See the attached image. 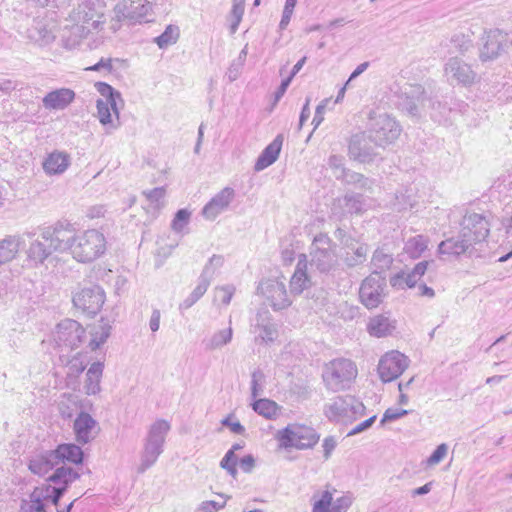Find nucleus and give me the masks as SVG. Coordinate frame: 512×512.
<instances>
[{
    "instance_id": "nucleus-1",
    "label": "nucleus",
    "mask_w": 512,
    "mask_h": 512,
    "mask_svg": "<svg viewBox=\"0 0 512 512\" xmlns=\"http://www.w3.org/2000/svg\"><path fill=\"white\" fill-rule=\"evenodd\" d=\"M102 0H82L65 20L60 37L64 48L75 49L93 31H100L106 22Z\"/></svg>"
},
{
    "instance_id": "nucleus-2",
    "label": "nucleus",
    "mask_w": 512,
    "mask_h": 512,
    "mask_svg": "<svg viewBox=\"0 0 512 512\" xmlns=\"http://www.w3.org/2000/svg\"><path fill=\"white\" fill-rule=\"evenodd\" d=\"M61 237L54 239L59 252H68L79 263H92L103 256L107 250L105 235L98 229L90 228L71 234L62 230Z\"/></svg>"
},
{
    "instance_id": "nucleus-3",
    "label": "nucleus",
    "mask_w": 512,
    "mask_h": 512,
    "mask_svg": "<svg viewBox=\"0 0 512 512\" xmlns=\"http://www.w3.org/2000/svg\"><path fill=\"white\" fill-rule=\"evenodd\" d=\"M170 430L171 423L165 419H156L149 425L143 439V449L137 467L138 473H144L157 462L164 451V445Z\"/></svg>"
},
{
    "instance_id": "nucleus-4",
    "label": "nucleus",
    "mask_w": 512,
    "mask_h": 512,
    "mask_svg": "<svg viewBox=\"0 0 512 512\" xmlns=\"http://www.w3.org/2000/svg\"><path fill=\"white\" fill-rule=\"evenodd\" d=\"M95 87L102 96L96 101V117L104 127L105 132L111 134L121 125L119 104L123 105V99L120 92L107 83L97 82Z\"/></svg>"
},
{
    "instance_id": "nucleus-5",
    "label": "nucleus",
    "mask_w": 512,
    "mask_h": 512,
    "mask_svg": "<svg viewBox=\"0 0 512 512\" xmlns=\"http://www.w3.org/2000/svg\"><path fill=\"white\" fill-rule=\"evenodd\" d=\"M152 5L147 0H122L115 5L111 17V29L115 32L123 21L129 23L148 22Z\"/></svg>"
},
{
    "instance_id": "nucleus-6",
    "label": "nucleus",
    "mask_w": 512,
    "mask_h": 512,
    "mask_svg": "<svg viewBox=\"0 0 512 512\" xmlns=\"http://www.w3.org/2000/svg\"><path fill=\"white\" fill-rule=\"evenodd\" d=\"M85 334L84 328L75 320L64 319L51 332L50 341L59 349L60 357L79 347Z\"/></svg>"
},
{
    "instance_id": "nucleus-7",
    "label": "nucleus",
    "mask_w": 512,
    "mask_h": 512,
    "mask_svg": "<svg viewBox=\"0 0 512 512\" xmlns=\"http://www.w3.org/2000/svg\"><path fill=\"white\" fill-rule=\"evenodd\" d=\"M60 499L61 491L53 489L49 483H43L21 500L18 512H47L48 507L56 506Z\"/></svg>"
},
{
    "instance_id": "nucleus-8",
    "label": "nucleus",
    "mask_w": 512,
    "mask_h": 512,
    "mask_svg": "<svg viewBox=\"0 0 512 512\" xmlns=\"http://www.w3.org/2000/svg\"><path fill=\"white\" fill-rule=\"evenodd\" d=\"M59 235H62V229L57 227L44 228L39 237L30 243L26 251L28 260L35 265L43 264L53 252H59L54 244V239L57 236L60 237Z\"/></svg>"
},
{
    "instance_id": "nucleus-9",
    "label": "nucleus",
    "mask_w": 512,
    "mask_h": 512,
    "mask_svg": "<svg viewBox=\"0 0 512 512\" xmlns=\"http://www.w3.org/2000/svg\"><path fill=\"white\" fill-rule=\"evenodd\" d=\"M357 373V367L351 360L335 359L325 365L323 379L329 387L339 389L352 382Z\"/></svg>"
},
{
    "instance_id": "nucleus-10",
    "label": "nucleus",
    "mask_w": 512,
    "mask_h": 512,
    "mask_svg": "<svg viewBox=\"0 0 512 512\" xmlns=\"http://www.w3.org/2000/svg\"><path fill=\"white\" fill-rule=\"evenodd\" d=\"M459 234L471 245L479 244L488 238L490 223L482 214L467 212L460 223Z\"/></svg>"
},
{
    "instance_id": "nucleus-11",
    "label": "nucleus",
    "mask_w": 512,
    "mask_h": 512,
    "mask_svg": "<svg viewBox=\"0 0 512 512\" xmlns=\"http://www.w3.org/2000/svg\"><path fill=\"white\" fill-rule=\"evenodd\" d=\"M77 309L89 315H96L105 302V292L98 285H89L79 288L72 298Z\"/></svg>"
},
{
    "instance_id": "nucleus-12",
    "label": "nucleus",
    "mask_w": 512,
    "mask_h": 512,
    "mask_svg": "<svg viewBox=\"0 0 512 512\" xmlns=\"http://www.w3.org/2000/svg\"><path fill=\"white\" fill-rule=\"evenodd\" d=\"M407 357L398 351L385 353L378 364V374L383 382L397 379L407 368Z\"/></svg>"
},
{
    "instance_id": "nucleus-13",
    "label": "nucleus",
    "mask_w": 512,
    "mask_h": 512,
    "mask_svg": "<svg viewBox=\"0 0 512 512\" xmlns=\"http://www.w3.org/2000/svg\"><path fill=\"white\" fill-rule=\"evenodd\" d=\"M285 277L280 279H266L260 282L258 292L266 298L267 303L274 310H281L287 306V292Z\"/></svg>"
},
{
    "instance_id": "nucleus-14",
    "label": "nucleus",
    "mask_w": 512,
    "mask_h": 512,
    "mask_svg": "<svg viewBox=\"0 0 512 512\" xmlns=\"http://www.w3.org/2000/svg\"><path fill=\"white\" fill-rule=\"evenodd\" d=\"M385 279L375 273L364 279L359 290L361 303L368 309L377 308L382 302Z\"/></svg>"
},
{
    "instance_id": "nucleus-15",
    "label": "nucleus",
    "mask_w": 512,
    "mask_h": 512,
    "mask_svg": "<svg viewBox=\"0 0 512 512\" xmlns=\"http://www.w3.org/2000/svg\"><path fill=\"white\" fill-rule=\"evenodd\" d=\"M235 196L236 193L232 187H224L203 207V217L210 221L215 220L221 213L228 210L230 204L234 201Z\"/></svg>"
},
{
    "instance_id": "nucleus-16",
    "label": "nucleus",
    "mask_w": 512,
    "mask_h": 512,
    "mask_svg": "<svg viewBox=\"0 0 512 512\" xmlns=\"http://www.w3.org/2000/svg\"><path fill=\"white\" fill-rule=\"evenodd\" d=\"M335 489L325 490L317 495L312 512H346L351 505V499L348 496H342L333 501Z\"/></svg>"
},
{
    "instance_id": "nucleus-17",
    "label": "nucleus",
    "mask_w": 512,
    "mask_h": 512,
    "mask_svg": "<svg viewBox=\"0 0 512 512\" xmlns=\"http://www.w3.org/2000/svg\"><path fill=\"white\" fill-rule=\"evenodd\" d=\"M55 24L53 21L36 18L27 29V38L39 46H46L55 40Z\"/></svg>"
},
{
    "instance_id": "nucleus-18",
    "label": "nucleus",
    "mask_w": 512,
    "mask_h": 512,
    "mask_svg": "<svg viewBox=\"0 0 512 512\" xmlns=\"http://www.w3.org/2000/svg\"><path fill=\"white\" fill-rule=\"evenodd\" d=\"M59 465L54 450L35 452L29 457L28 469L37 476H45Z\"/></svg>"
},
{
    "instance_id": "nucleus-19",
    "label": "nucleus",
    "mask_w": 512,
    "mask_h": 512,
    "mask_svg": "<svg viewBox=\"0 0 512 512\" xmlns=\"http://www.w3.org/2000/svg\"><path fill=\"white\" fill-rule=\"evenodd\" d=\"M73 429L77 442L83 445L93 440L98 433L96 420L86 412L78 414L74 420Z\"/></svg>"
},
{
    "instance_id": "nucleus-20",
    "label": "nucleus",
    "mask_w": 512,
    "mask_h": 512,
    "mask_svg": "<svg viewBox=\"0 0 512 512\" xmlns=\"http://www.w3.org/2000/svg\"><path fill=\"white\" fill-rule=\"evenodd\" d=\"M429 261H421L417 263L410 272L401 271L390 279L393 288L403 290L416 286L420 278L426 273Z\"/></svg>"
},
{
    "instance_id": "nucleus-21",
    "label": "nucleus",
    "mask_w": 512,
    "mask_h": 512,
    "mask_svg": "<svg viewBox=\"0 0 512 512\" xmlns=\"http://www.w3.org/2000/svg\"><path fill=\"white\" fill-rule=\"evenodd\" d=\"M79 477L80 473L76 469L62 465L55 468L54 472L48 477L46 483L55 484L52 488L57 491H61L62 497L68 486L75 482Z\"/></svg>"
},
{
    "instance_id": "nucleus-22",
    "label": "nucleus",
    "mask_w": 512,
    "mask_h": 512,
    "mask_svg": "<svg viewBox=\"0 0 512 512\" xmlns=\"http://www.w3.org/2000/svg\"><path fill=\"white\" fill-rule=\"evenodd\" d=\"M318 440L319 436L311 427L295 425L290 430V447L308 449L313 447Z\"/></svg>"
},
{
    "instance_id": "nucleus-23",
    "label": "nucleus",
    "mask_w": 512,
    "mask_h": 512,
    "mask_svg": "<svg viewBox=\"0 0 512 512\" xmlns=\"http://www.w3.org/2000/svg\"><path fill=\"white\" fill-rule=\"evenodd\" d=\"M75 92L69 88H60L49 92L42 100L43 106L49 110H63L74 100Z\"/></svg>"
},
{
    "instance_id": "nucleus-24",
    "label": "nucleus",
    "mask_w": 512,
    "mask_h": 512,
    "mask_svg": "<svg viewBox=\"0 0 512 512\" xmlns=\"http://www.w3.org/2000/svg\"><path fill=\"white\" fill-rule=\"evenodd\" d=\"M283 135L279 134L276 138L261 152L257 158L254 170L260 172L271 166L279 157L283 145Z\"/></svg>"
},
{
    "instance_id": "nucleus-25",
    "label": "nucleus",
    "mask_w": 512,
    "mask_h": 512,
    "mask_svg": "<svg viewBox=\"0 0 512 512\" xmlns=\"http://www.w3.org/2000/svg\"><path fill=\"white\" fill-rule=\"evenodd\" d=\"M252 332L256 334V341L263 343L273 342L277 336L276 326L268 318V313H259L256 323L252 326Z\"/></svg>"
},
{
    "instance_id": "nucleus-26",
    "label": "nucleus",
    "mask_w": 512,
    "mask_h": 512,
    "mask_svg": "<svg viewBox=\"0 0 512 512\" xmlns=\"http://www.w3.org/2000/svg\"><path fill=\"white\" fill-rule=\"evenodd\" d=\"M70 165V157L67 153L54 151L43 162V169L48 175L63 174Z\"/></svg>"
},
{
    "instance_id": "nucleus-27",
    "label": "nucleus",
    "mask_w": 512,
    "mask_h": 512,
    "mask_svg": "<svg viewBox=\"0 0 512 512\" xmlns=\"http://www.w3.org/2000/svg\"><path fill=\"white\" fill-rule=\"evenodd\" d=\"M55 454L57 455L58 463H66L71 464H81L83 461V451L82 449L73 443H64L57 446L54 449Z\"/></svg>"
},
{
    "instance_id": "nucleus-28",
    "label": "nucleus",
    "mask_w": 512,
    "mask_h": 512,
    "mask_svg": "<svg viewBox=\"0 0 512 512\" xmlns=\"http://www.w3.org/2000/svg\"><path fill=\"white\" fill-rule=\"evenodd\" d=\"M104 363L97 361L91 364L86 372L84 390L87 395H96L101 391V378L103 375Z\"/></svg>"
},
{
    "instance_id": "nucleus-29",
    "label": "nucleus",
    "mask_w": 512,
    "mask_h": 512,
    "mask_svg": "<svg viewBox=\"0 0 512 512\" xmlns=\"http://www.w3.org/2000/svg\"><path fill=\"white\" fill-rule=\"evenodd\" d=\"M394 329V322L384 315H376L370 318L367 324L368 333L377 338L391 335Z\"/></svg>"
},
{
    "instance_id": "nucleus-30",
    "label": "nucleus",
    "mask_w": 512,
    "mask_h": 512,
    "mask_svg": "<svg viewBox=\"0 0 512 512\" xmlns=\"http://www.w3.org/2000/svg\"><path fill=\"white\" fill-rule=\"evenodd\" d=\"M142 195L146 198L147 206L145 210L156 217L159 211L165 206L166 189L164 187H157L151 190H144Z\"/></svg>"
},
{
    "instance_id": "nucleus-31",
    "label": "nucleus",
    "mask_w": 512,
    "mask_h": 512,
    "mask_svg": "<svg viewBox=\"0 0 512 512\" xmlns=\"http://www.w3.org/2000/svg\"><path fill=\"white\" fill-rule=\"evenodd\" d=\"M22 244L18 235H9L0 241V265L15 259Z\"/></svg>"
},
{
    "instance_id": "nucleus-32",
    "label": "nucleus",
    "mask_w": 512,
    "mask_h": 512,
    "mask_svg": "<svg viewBox=\"0 0 512 512\" xmlns=\"http://www.w3.org/2000/svg\"><path fill=\"white\" fill-rule=\"evenodd\" d=\"M252 408L256 413L269 420L277 419L282 414V408L276 402L266 398L254 401Z\"/></svg>"
},
{
    "instance_id": "nucleus-33",
    "label": "nucleus",
    "mask_w": 512,
    "mask_h": 512,
    "mask_svg": "<svg viewBox=\"0 0 512 512\" xmlns=\"http://www.w3.org/2000/svg\"><path fill=\"white\" fill-rule=\"evenodd\" d=\"M233 337V329L231 326L214 332L209 338L204 340L207 350H218L229 344Z\"/></svg>"
},
{
    "instance_id": "nucleus-34",
    "label": "nucleus",
    "mask_w": 512,
    "mask_h": 512,
    "mask_svg": "<svg viewBox=\"0 0 512 512\" xmlns=\"http://www.w3.org/2000/svg\"><path fill=\"white\" fill-rule=\"evenodd\" d=\"M472 246L468 241H465L464 238L454 239L449 238L442 241L438 246V252L443 255H461L464 254L468 248Z\"/></svg>"
},
{
    "instance_id": "nucleus-35",
    "label": "nucleus",
    "mask_w": 512,
    "mask_h": 512,
    "mask_svg": "<svg viewBox=\"0 0 512 512\" xmlns=\"http://www.w3.org/2000/svg\"><path fill=\"white\" fill-rule=\"evenodd\" d=\"M427 249L428 240L423 235H417L407 240L404 253L411 259H418Z\"/></svg>"
},
{
    "instance_id": "nucleus-36",
    "label": "nucleus",
    "mask_w": 512,
    "mask_h": 512,
    "mask_svg": "<svg viewBox=\"0 0 512 512\" xmlns=\"http://www.w3.org/2000/svg\"><path fill=\"white\" fill-rule=\"evenodd\" d=\"M292 290L296 293H301L309 285V278L307 276V263L306 261L299 262L298 266L291 278Z\"/></svg>"
},
{
    "instance_id": "nucleus-37",
    "label": "nucleus",
    "mask_w": 512,
    "mask_h": 512,
    "mask_svg": "<svg viewBox=\"0 0 512 512\" xmlns=\"http://www.w3.org/2000/svg\"><path fill=\"white\" fill-rule=\"evenodd\" d=\"M111 326L108 323H100L98 326L93 328L91 332V340L89 347L92 350L98 349L102 344L106 342L110 336Z\"/></svg>"
},
{
    "instance_id": "nucleus-38",
    "label": "nucleus",
    "mask_w": 512,
    "mask_h": 512,
    "mask_svg": "<svg viewBox=\"0 0 512 512\" xmlns=\"http://www.w3.org/2000/svg\"><path fill=\"white\" fill-rule=\"evenodd\" d=\"M247 45L240 51L237 58H235L230 64L226 76L230 82L237 80L242 72L244 67L246 57H247Z\"/></svg>"
},
{
    "instance_id": "nucleus-39",
    "label": "nucleus",
    "mask_w": 512,
    "mask_h": 512,
    "mask_svg": "<svg viewBox=\"0 0 512 512\" xmlns=\"http://www.w3.org/2000/svg\"><path fill=\"white\" fill-rule=\"evenodd\" d=\"M179 38V28L174 25H168L164 32L155 38V43L160 49L167 48L175 44Z\"/></svg>"
},
{
    "instance_id": "nucleus-40",
    "label": "nucleus",
    "mask_w": 512,
    "mask_h": 512,
    "mask_svg": "<svg viewBox=\"0 0 512 512\" xmlns=\"http://www.w3.org/2000/svg\"><path fill=\"white\" fill-rule=\"evenodd\" d=\"M224 265V257L222 255H213L203 268L201 276L212 281L216 271Z\"/></svg>"
},
{
    "instance_id": "nucleus-41",
    "label": "nucleus",
    "mask_w": 512,
    "mask_h": 512,
    "mask_svg": "<svg viewBox=\"0 0 512 512\" xmlns=\"http://www.w3.org/2000/svg\"><path fill=\"white\" fill-rule=\"evenodd\" d=\"M235 293V287L233 285H224L215 289L214 301L222 305H229L231 299Z\"/></svg>"
},
{
    "instance_id": "nucleus-42",
    "label": "nucleus",
    "mask_w": 512,
    "mask_h": 512,
    "mask_svg": "<svg viewBox=\"0 0 512 512\" xmlns=\"http://www.w3.org/2000/svg\"><path fill=\"white\" fill-rule=\"evenodd\" d=\"M191 212L187 209H180L175 214L171 223V228L177 233H181L183 229L189 224Z\"/></svg>"
},
{
    "instance_id": "nucleus-43",
    "label": "nucleus",
    "mask_w": 512,
    "mask_h": 512,
    "mask_svg": "<svg viewBox=\"0 0 512 512\" xmlns=\"http://www.w3.org/2000/svg\"><path fill=\"white\" fill-rule=\"evenodd\" d=\"M236 464L237 457L233 453V450H228L220 461V467L225 469L233 478L237 476Z\"/></svg>"
},
{
    "instance_id": "nucleus-44",
    "label": "nucleus",
    "mask_w": 512,
    "mask_h": 512,
    "mask_svg": "<svg viewBox=\"0 0 512 512\" xmlns=\"http://www.w3.org/2000/svg\"><path fill=\"white\" fill-rule=\"evenodd\" d=\"M265 381L264 373L261 370H256L251 376V395L253 398L263 393V384Z\"/></svg>"
},
{
    "instance_id": "nucleus-45",
    "label": "nucleus",
    "mask_w": 512,
    "mask_h": 512,
    "mask_svg": "<svg viewBox=\"0 0 512 512\" xmlns=\"http://www.w3.org/2000/svg\"><path fill=\"white\" fill-rule=\"evenodd\" d=\"M86 71L99 72L106 76L113 71V59L112 58H101L96 64L85 68Z\"/></svg>"
},
{
    "instance_id": "nucleus-46",
    "label": "nucleus",
    "mask_w": 512,
    "mask_h": 512,
    "mask_svg": "<svg viewBox=\"0 0 512 512\" xmlns=\"http://www.w3.org/2000/svg\"><path fill=\"white\" fill-rule=\"evenodd\" d=\"M448 447L446 444H440L431 456L427 459L428 466H434L440 463L447 455Z\"/></svg>"
},
{
    "instance_id": "nucleus-47",
    "label": "nucleus",
    "mask_w": 512,
    "mask_h": 512,
    "mask_svg": "<svg viewBox=\"0 0 512 512\" xmlns=\"http://www.w3.org/2000/svg\"><path fill=\"white\" fill-rule=\"evenodd\" d=\"M221 424L228 427L232 433L242 435L245 432L244 426L237 420L234 419L233 415H229L221 421Z\"/></svg>"
},
{
    "instance_id": "nucleus-48",
    "label": "nucleus",
    "mask_w": 512,
    "mask_h": 512,
    "mask_svg": "<svg viewBox=\"0 0 512 512\" xmlns=\"http://www.w3.org/2000/svg\"><path fill=\"white\" fill-rule=\"evenodd\" d=\"M226 505V499L223 502L213 500L203 501L197 508V512H218Z\"/></svg>"
},
{
    "instance_id": "nucleus-49",
    "label": "nucleus",
    "mask_w": 512,
    "mask_h": 512,
    "mask_svg": "<svg viewBox=\"0 0 512 512\" xmlns=\"http://www.w3.org/2000/svg\"><path fill=\"white\" fill-rule=\"evenodd\" d=\"M244 13V6L232 5L231 9V30L235 32L238 28L239 23L242 20V16Z\"/></svg>"
},
{
    "instance_id": "nucleus-50",
    "label": "nucleus",
    "mask_w": 512,
    "mask_h": 512,
    "mask_svg": "<svg viewBox=\"0 0 512 512\" xmlns=\"http://www.w3.org/2000/svg\"><path fill=\"white\" fill-rule=\"evenodd\" d=\"M275 439L278 442L276 452L288 448V426L278 430L275 434Z\"/></svg>"
},
{
    "instance_id": "nucleus-51",
    "label": "nucleus",
    "mask_w": 512,
    "mask_h": 512,
    "mask_svg": "<svg viewBox=\"0 0 512 512\" xmlns=\"http://www.w3.org/2000/svg\"><path fill=\"white\" fill-rule=\"evenodd\" d=\"M211 281L208 280V278H204L203 276H200L199 282L197 286L194 288V290L191 292V294L196 298L200 299L207 291Z\"/></svg>"
},
{
    "instance_id": "nucleus-52",
    "label": "nucleus",
    "mask_w": 512,
    "mask_h": 512,
    "mask_svg": "<svg viewBox=\"0 0 512 512\" xmlns=\"http://www.w3.org/2000/svg\"><path fill=\"white\" fill-rule=\"evenodd\" d=\"M240 468L245 473H250L255 467V458L253 455L248 454L242 457L239 461Z\"/></svg>"
},
{
    "instance_id": "nucleus-53",
    "label": "nucleus",
    "mask_w": 512,
    "mask_h": 512,
    "mask_svg": "<svg viewBox=\"0 0 512 512\" xmlns=\"http://www.w3.org/2000/svg\"><path fill=\"white\" fill-rule=\"evenodd\" d=\"M406 413H407L406 410L389 408L385 411L381 422L384 423L386 421H392V420L398 419V418L404 416Z\"/></svg>"
},
{
    "instance_id": "nucleus-54",
    "label": "nucleus",
    "mask_w": 512,
    "mask_h": 512,
    "mask_svg": "<svg viewBox=\"0 0 512 512\" xmlns=\"http://www.w3.org/2000/svg\"><path fill=\"white\" fill-rule=\"evenodd\" d=\"M336 446H337V440L332 436H329L323 440L322 447H323V451H324V457L326 459L331 456V454L334 451V449L336 448Z\"/></svg>"
},
{
    "instance_id": "nucleus-55",
    "label": "nucleus",
    "mask_w": 512,
    "mask_h": 512,
    "mask_svg": "<svg viewBox=\"0 0 512 512\" xmlns=\"http://www.w3.org/2000/svg\"><path fill=\"white\" fill-rule=\"evenodd\" d=\"M160 319H161V313L158 309H154L152 311L150 320H149V328L150 330L155 333L160 328Z\"/></svg>"
},
{
    "instance_id": "nucleus-56",
    "label": "nucleus",
    "mask_w": 512,
    "mask_h": 512,
    "mask_svg": "<svg viewBox=\"0 0 512 512\" xmlns=\"http://www.w3.org/2000/svg\"><path fill=\"white\" fill-rule=\"evenodd\" d=\"M70 0H35L41 7H61L69 3Z\"/></svg>"
},
{
    "instance_id": "nucleus-57",
    "label": "nucleus",
    "mask_w": 512,
    "mask_h": 512,
    "mask_svg": "<svg viewBox=\"0 0 512 512\" xmlns=\"http://www.w3.org/2000/svg\"><path fill=\"white\" fill-rule=\"evenodd\" d=\"M375 419H376L375 415L368 418L367 420H365L362 423H360L359 425H357L352 431H350L348 433V435L350 436V435H354V434L364 431L365 429L369 428L374 423Z\"/></svg>"
},
{
    "instance_id": "nucleus-58",
    "label": "nucleus",
    "mask_w": 512,
    "mask_h": 512,
    "mask_svg": "<svg viewBox=\"0 0 512 512\" xmlns=\"http://www.w3.org/2000/svg\"><path fill=\"white\" fill-rule=\"evenodd\" d=\"M16 87V82L12 81L11 79L0 80V92L10 93L11 91L15 90Z\"/></svg>"
},
{
    "instance_id": "nucleus-59",
    "label": "nucleus",
    "mask_w": 512,
    "mask_h": 512,
    "mask_svg": "<svg viewBox=\"0 0 512 512\" xmlns=\"http://www.w3.org/2000/svg\"><path fill=\"white\" fill-rule=\"evenodd\" d=\"M104 213H105V209L103 206H94V207H91L88 212H87V216L91 219L93 218H99V217H102L104 216Z\"/></svg>"
},
{
    "instance_id": "nucleus-60",
    "label": "nucleus",
    "mask_w": 512,
    "mask_h": 512,
    "mask_svg": "<svg viewBox=\"0 0 512 512\" xmlns=\"http://www.w3.org/2000/svg\"><path fill=\"white\" fill-rule=\"evenodd\" d=\"M77 359H74L70 362L69 369L72 373L80 374L85 370V365L80 362L79 364L76 363Z\"/></svg>"
},
{
    "instance_id": "nucleus-61",
    "label": "nucleus",
    "mask_w": 512,
    "mask_h": 512,
    "mask_svg": "<svg viewBox=\"0 0 512 512\" xmlns=\"http://www.w3.org/2000/svg\"><path fill=\"white\" fill-rule=\"evenodd\" d=\"M287 87H288V77L282 79L280 87L278 88L277 92L275 93L276 101H278L284 95Z\"/></svg>"
},
{
    "instance_id": "nucleus-62",
    "label": "nucleus",
    "mask_w": 512,
    "mask_h": 512,
    "mask_svg": "<svg viewBox=\"0 0 512 512\" xmlns=\"http://www.w3.org/2000/svg\"><path fill=\"white\" fill-rule=\"evenodd\" d=\"M367 67H368V63H367V62L360 64V65H359V66H358V67L353 71V73L351 74L350 78L348 79V81H347V82H346V84H345V87L349 84V82H350L353 78H355V77H357L358 75H360L361 73H363V72L367 69Z\"/></svg>"
},
{
    "instance_id": "nucleus-63",
    "label": "nucleus",
    "mask_w": 512,
    "mask_h": 512,
    "mask_svg": "<svg viewBox=\"0 0 512 512\" xmlns=\"http://www.w3.org/2000/svg\"><path fill=\"white\" fill-rule=\"evenodd\" d=\"M288 25V0L285 1L283 7L282 19L280 22V29L283 30Z\"/></svg>"
},
{
    "instance_id": "nucleus-64",
    "label": "nucleus",
    "mask_w": 512,
    "mask_h": 512,
    "mask_svg": "<svg viewBox=\"0 0 512 512\" xmlns=\"http://www.w3.org/2000/svg\"><path fill=\"white\" fill-rule=\"evenodd\" d=\"M198 299H196L192 294H190L183 302L180 304L181 309H189L192 307Z\"/></svg>"
}]
</instances>
